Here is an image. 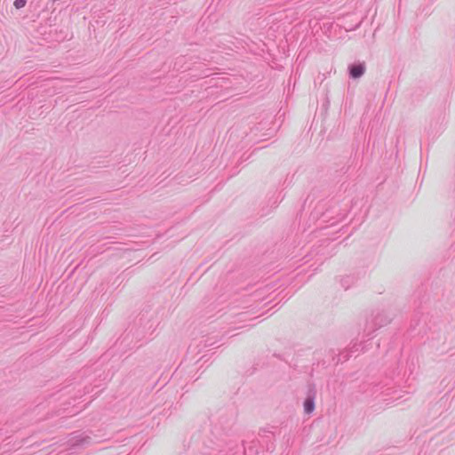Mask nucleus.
<instances>
[{
    "label": "nucleus",
    "mask_w": 455,
    "mask_h": 455,
    "mask_svg": "<svg viewBox=\"0 0 455 455\" xmlns=\"http://www.w3.org/2000/svg\"><path fill=\"white\" fill-rule=\"evenodd\" d=\"M305 411L310 413L314 411L315 404L314 401L310 398L307 399L304 403Z\"/></svg>",
    "instance_id": "f03ea898"
},
{
    "label": "nucleus",
    "mask_w": 455,
    "mask_h": 455,
    "mask_svg": "<svg viewBox=\"0 0 455 455\" xmlns=\"http://www.w3.org/2000/svg\"><path fill=\"white\" fill-rule=\"evenodd\" d=\"M26 4V0H15L14 1V6L17 8V9H20V8H22L24 7Z\"/></svg>",
    "instance_id": "7ed1b4c3"
},
{
    "label": "nucleus",
    "mask_w": 455,
    "mask_h": 455,
    "mask_svg": "<svg viewBox=\"0 0 455 455\" xmlns=\"http://www.w3.org/2000/svg\"><path fill=\"white\" fill-rule=\"evenodd\" d=\"M363 64L354 65L350 68V75L353 78H358L364 73Z\"/></svg>",
    "instance_id": "f257e3e1"
}]
</instances>
